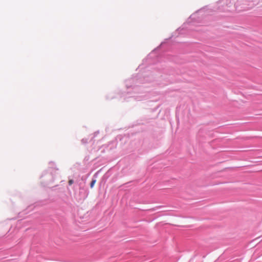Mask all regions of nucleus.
I'll return each mask as SVG.
<instances>
[{
	"instance_id": "obj_1",
	"label": "nucleus",
	"mask_w": 262,
	"mask_h": 262,
	"mask_svg": "<svg viewBox=\"0 0 262 262\" xmlns=\"http://www.w3.org/2000/svg\"><path fill=\"white\" fill-rule=\"evenodd\" d=\"M96 181H97L96 179H93L92 181V182L91 183V184H90V186H91V188L93 187V186L95 185V184L96 183Z\"/></svg>"
},
{
	"instance_id": "obj_2",
	"label": "nucleus",
	"mask_w": 262,
	"mask_h": 262,
	"mask_svg": "<svg viewBox=\"0 0 262 262\" xmlns=\"http://www.w3.org/2000/svg\"><path fill=\"white\" fill-rule=\"evenodd\" d=\"M73 180H70V181H69V185H72V184H73Z\"/></svg>"
}]
</instances>
